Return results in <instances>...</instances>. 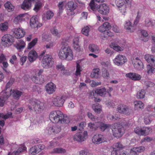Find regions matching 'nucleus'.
<instances>
[{"label": "nucleus", "instance_id": "obj_36", "mask_svg": "<svg viewBox=\"0 0 155 155\" xmlns=\"http://www.w3.org/2000/svg\"><path fill=\"white\" fill-rule=\"evenodd\" d=\"M4 6L8 12L13 11L14 8V6L12 5L10 2H7L5 3Z\"/></svg>", "mask_w": 155, "mask_h": 155}, {"label": "nucleus", "instance_id": "obj_52", "mask_svg": "<svg viewBox=\"0 0 155 155\" xmlns=\"http://www.w3.org/2000/svg\"><path fill=\"white\" fill-rule=\"evenodd\" d=\"M82 69L80 65L78 62H77L76 70L75 73V75L76 76H80L81 75V72Z\"/></svg>", "mask_w": 155, "mask_h": 155}, {"label": "nucleus", "instance_id": "obj_19", "mask_svg": "<svg viewBox=\"0 0 155 155\" xmlns=\"http://www.w3.org/2000/svg\"><path fill=\"white\" fill-rule=\"evenodd\" d=\"M56 89L55 85L52 82L48 84L45 86L46 91L49 94L53 93L55 91Z\"/></svg>", "mask_w": 155, "mask_h": 155}, {"label": "nucleus", "instance_id": "obj_23", "mask_svg": "<svg viewBox=\"0 0 155 155\" xmlns=\"http://www.w3.org/2000/svg\"><path fill=\"white\" fill-rule=\"evenodd\" d=\"M144 58L149 63V64H151L155 66V58H154L153 55L147 54L145 55Z\"/></svg>", "mask_w": 155, "mask_h": 155}, {"label": "nucleus", "instance_id": "obj_22", "mask_svg": "<svg viewBox=\"0 0 155 155\" xmlns=\"http://www.w3.org/2000/svg\"><path fill=\"white\" fill-rule=\"evenodd\" d=\"M111 28L110 24L108 22H105L99 27L98 30L99 31L102 32L109 30Z\"/></svg>", "mask_w": 155, "mask_h": 155}, {"label": "nucleus", "instance_id": "obj_51", "mask_svg": "<svg viewBox=\"0 0 155 155\" xmlns=\"http://www.w3.org/2000/svg\"><path fill=\"white\" fill-rule=\"evenodd\" d=\"M102 76L105 79H108L110 78V74L108 71L104 69L102 72Z\"/></svg>", "mask_w": 155, "mask_h": 155}, {"label": "nucleus", "instance_id": "obj_38", "mask_svg": "<svg viewBox=\"0 0 155 155\" xmlns=\"http://www.w3.org/2000/svg\"><path fill=\"white\" fill-rule=\"evenodd\" d=\"M124 146L120 142H118L115 144L114 145V150L113 152H116L117 151L122 150L124 148Z\"/></svg>", "mask_w": 155, "mask_h": 155}, {"label": "nucleus", "instance_id": "obj_14", "mask_svg": "<svg viewBox=\"0 0 155 155\" xmlns=\"http://www.w3.org/2000/svg\"><path fill=\"white\" fill-rule=\"evenodd\" d=\"M67 14L68 15H72L73 14V11L77 7V4L76 2H70L67 3Z\"/></svg>", "mask_w": 155, "mask_h": 155}, {"label": "nucleus", "instance_id": "obj_13", "mask_svg": "<svg viewBox=\"0 0 155 155\" xmlns=\"http://www.w3.org/2000/svg\"><path fill=\"white\" fill-rule=\"evenodd\" d=\"M97 10L101 14L106 15L109 13V7L106 4L104 3L97 7Z\"/></svg>", "mask_w": 155, "mask_h": 155}, {"label": "nucleus", "instance_id": "obj_30", "mask_svg": "<svg viewBox=\"0 0 155 155\" xmlns=\"http://www.w3.org/2000/svg\"><path fill=\"white\" fill-rule=\"evenodd\" d=\"M89 50L92 52L95 53H98L99 51V48L96 45L94 44H91L89 45Z\"/></svg>", "mask_w": 155, "mask_h": 155}, {"label": "nucleus", "instance_id": "obj_60", "mask_svg": "<svg viewBox=\"0 0 155 155\" xmlns=\"http://www.w3.org/2000/svg\"><path fill=\"white\" fill-rule=\"evenodd\" d=\"M86 123L84 122H82L79 124V125L78 126V129L81 131L83 130L84 127L85 126Z\"/></svg>", "mask_w": 155, "mask_h": 155}, {"label": "nucleus", "instance_id": "obj_29", "mask_svg": "<svg viewBox=\"0 0 155 155\" xmlns=\"http://www.w3.org/2000/svg\"><path fill=\"white\" fill-rule=\"evenodd\" d=\"M43 76H41V78H39L37 76H33L31 78L32 80L35 83L38 84H41L44 81Z\"/></svg>", "mask_w": 155, "mask_h": 155}, {"label": "nucleus", "instance_id": "obj_20", "mask_svg": "<svg viewBox=\"0 0 155 155\" xmlns=\"http://www.w3.org/2000/svg\"><path fill=\"white\" fill-rule=\"evenodd\" d=\"M126 76L134 81H137L140 80L141 77L138 74L135 73H130L126 74Z\"/></svg>", "mask_w": 155, "mask_h": 155}, {"label": "nucleus", "instance_id": "obj_47", "mask_svg": "<svg viewBox=\"0 0 155 155\" xmlns=\"http://www.w3.org/2000/svg\"><path fill=\"white\" fill-rule=\"evenodd\" d=\"M151 129L149 127H145L142 128V135H147L150 133Z\"/></svg>", "mask_w": 155, "mask_h": 155}, {"label": "nucleus", "instance_id": "obj_33", "mask_svg": "<svg viewBox=\"0 0 155 155\" xmlns=\"http://www.w3.org/2000/svg\"><path fill=\"white\" fill-rule=\"evenodd\" d=\"M33 2H34L35 3V7L33 10L35 11H37L40 8L41 6L42 3L41 0H34Z\"/></svg>", "mask_w": 155, "mask_h": 155}, {"label": "nucleus", "instance_id": "obj_48", "mask_svg": "<svg viewBox=\"0 0 155 155\" xmlns=\"http://www.w3.org/2000/svg\"><path fill=\"white\" fill-rule=\"evenodd\" d=\"M98 127H99L100 129L102 131H104L109 126L108 125L102 123V122H98Z\"/></svg>", "mask_w": 155, "mask_h": 155}, {"label": "nucleus", "instance_id": "obj_28", "mask_svg": "<svg viewBox=\"0 0 155 155\" xmlns=\"http://www.w3.org/2000/svg\"><path fill=\"white\" fill-rule=\"evenodd\" d=\"M8 90L10 92L5 91L6 90H5L4 91L2 92L1 93V96H0V97L6 101L9 97L11 94V92L12 90L9 89Z\"/></svg>", "mask_w": 155, "mask_h": 155}, {"label": "nucleus", "instance_id": "obj_4", "mask_svg": "<svg viewBox=\"0 0 155 155\" xmlns=\"http://www.w3.org/2000/svg\"><path fill=\"white\" fill-rule=\"evenodd\" d=\"M127 126L126 123H121L113 128L112 131L114 136L117 138L121 137L125 132V128Z\"/></svg>", "mask_w": 155, "mask_h": 155}, {"label": "nucleus", "instance_id": "obj_5", "mask_svg": "<svg viewBox=\"0 0 155 155\" xmlns=\"http://www.w3.org/2000/svg\"><path fill=\"white\" fill-rule=\"evenodd\" d=\"M2 44L5 47H8L12 45L14 40V38L9 34L5 35L2 38Z\"/></svg>", "mask_w": 155, "mask_h": 155}, {"label": "nucleus", "instance_id": "obj_41", "mask_svg": "<svg viewBox=\"0 0 155 155\" xmlns=\"http://www.w3.org/2000/svg\"><path fill=\"white\" fill-rule=\"evenodd\" d=\"M124 28L125 29L130 31H132V29L133 28V25L129 21L125 22L124 25Z\"/></svg>", "mask_w": 155, "mask_h": 155}, {"label": "nucleus", "instance_id": "obj_17", "mask_svg": "<svg viewBox=\"0 0 155 155\" xmlns=\"http://www.w3.org/2000/svg\"><path fill=\"white\" fill-rule=\"evenodd\" d=\"M14 36L17 38H20L24 37L25 32L20 28H15L13 29Z\"/></svg>", "mask_w": 155, "mask_h": 155}, {"label": "nucleus", "instance_id": "obj_49", "mask_svg": "<svg viewBox=\"0 0 155 155\" xmlns=\"http://www.w3.org/2000/svg\"><path fill=\"white\" fill-rule=\"evenodd\" d=\"M111 155H130L127 152L123 151H117L116 152H112Z\"/></svg>", "mask_w": 155, "mask_h": 155}, {"label": "nucleus", "instance_id": "obj_43", "mask_svg": "<svg viewBox=\"0 0 155 155\" xmlns=\"http://www.w3.org/2000/svg\"><path fill=\"white\" fill-rule=\"evenodd\" d=\"M145 91L144 89L140 90L137 92V97L139 99H143L145 97Z\"/></svg>", "mask_w": 155, "mask_h": 155}, {"label": "nucleus", "instance_id": "obj_25", "mask_svg": "<svg viewBox=\"0 0 155 155\" xmlns=\"http://www.w3.org/2000/svg\"><path fill=\"white\" fill-rule=\"evenodd\" d=\"M95 91L96 94L102 97L105 96L107 93L105 87L97 88L95 90Z\"/></svg>", "mask_w": 155, "mask_h": 155}, {"label": "nucleus", "instance_id": "obj_64", "mask_svg": "<svg viewBox=\"0 0 155 155\" xmlns=\"http://www.w3.org/2000/svg\"><path fill=\"white\" fill-rule=\"evenodd\" d=\"M88 152L85 150H82L79 151V155H88Z\"/></svg>", "mask_w": 155, "mask_h": 155}, {"label": "nucleus", "instance_id": "obj_44", "mask_svg": "<svg viewBox=\"0 0 155 155\" xmlns=\"http://www.w3.org/2000/svg\"><path fill=\"white\" fill-rule=\"evenodd\" d=\"M24 16V14H20L15 17L14 20V22L15 24H17L19 22H21L22 21L24 20L23 17Z\"/></svg>", "mask_w": 155, "mask_h": 155}, {"label": "nucleus", "instance_id": "obj_63", "mask_svg": "<svg viewBox=\"0 0 155 155\" xmlns=\"http://www.w3.org/2000/svg\"><path fill=\"white\" fill-rule=\"evenodd\" d=\"M111 48H113L114 49L117 51H122L123 50L124 48L123 47H121L118 45L114 46L113 47H111Z\"/></svg>", "mask_w": 155, "mask_h": 155}, {"label": "nucleus", "instance_id": "obj_8", "mask_svg": "<svg viewBox=\"0 0 155 155\" xmlns=\"http://www.w3.org/2000/svg\"><path fill=\"white\" fill-rule=\"evenodd\" d=\"M127 61L126 57L122 55L118 54L113 60V62L117 66H121Z\"/></svg>", "mask_w": 155, "mask_h": 155}, {"label": "nucleus", "instance_id": "obj_21", "mask_svg": "<svg viewBox=\"0 0 155 155\" xmlns=\"http://www.w3.org/2000/svg\"><path fill=\"white\" fill-rule=\"evenodd\" d=\"M37 57L36 52L34 50H32L28 53V59L30 62H32L36 60Z\"/></svg>", "mask_w": 155, "mask_h": 155}, {"label": "nucleus", "instance_id": "obj_34", "mask_svg": "<svg viewBox=\"0 0 155 155\" xmlns=\"http://www.w3.org/2000/svg\"><path fill=\"white\" fill-rule=\"evenodd\" d=\"M66 152V150L65 149L61 147H58L54 148L51 153H65Z\"/></svg>", "mask_w": 155, "mask_h": 155}, {"label": "nucleus", "instance_id": "obj_31", "mask_svg": "<svg viewBox=\"0 0 155 155\" xmlns=\"http://www.w3.org/2000/svg\"><path fill=\"white\" fill-rule=\"evenodd\" d=\"M154 66L151 64H149L147 66V72L148 74H152L155 73V68Z\"/></svg>", "mask_w": 155, "mask_h": 155}, {"label": "nucleus", "instance_id": "obj_24", "mask_svg": "<svg viewBox=\"0 0 155 155\" xmlns=\"http://www.w3.org/2000/svg\"><path fill=\"white\" fill-rule=\"evenodd\" d=\"M79 41V38L78 37H75L74 38L73 42V47L74 49L78 52H79L81 51L78 43Z\"/></svg>", "mask_w": 155, "mask_h": 155}, {"label": "nucleus", "instance_id": "obj_39", "mask_svg": "<svg viewBox=\"0 0 155 155\" xmlns=\"http://www.w3.org/2000/svg\"><path fill=\"white\" fill-rule=\"evenodd\" d=\"M98 122L94 123H90L88 124V127L91 130L94 131L96 130L98 128Z\"/></svg>", "mask_w": 155, "mask_h": 155}, {"label": "nucleus", "instance_id": "obj_37", "mask_svg": "<svg viewBox=\"0 0 155 155\" xmlns=\"http://www.w3.org/2000/svg\"><path fill=\"white\" fill-rule=\"evenodd\" d=\"M94 1L98 2H104V0H92L89 4V6L90 8L94 11L96 10Z\"/></svg>", "mask_w": 155, "mask_h": 155}, {"label": "nucleus", "instance_id": "obj_2", "mask_svg": "<svg viewBox=\"0 0 155 155\" xmlns=\"http://www.w3.org/2000/svg\"><path fill=\"white\" fill-rule=\"evenodd\" d=\"M61 45L62 47L59 53V57L62 60L67 59L68 60H71L73 59L72 51L68 46L67 41L63 40Z\"/></svg>", "mask_w": 155, "mask_h": 155}, {"label": "nucleus", "instance_id": "obj_6", "mask_svg": "<svg viewBox=\"0 0 155 155\" xmlns=\"http://www.w3.org/2000/svg\"><path fill=\"white\" fill-rule=\"evenodd\" d=\"M52 57L51 55L46 54L44 55L42 61V65L45 68H47L52 66Z\"/></svg>", "mask_w": 155, "mask_h": 155}, {"label": "nucleus", "instance_id": "obj_26", "mask_svg": "<svg viewBox=\"0 0 155 155\" xmlns=\"http://www.w3.org/2000/svg\"><path fill=\"white\" fill-rule=\"evenodd\" d=\"M132 63L135 69L136 70L141 71L143 69V65L141 61H139L138 62H136Z\"/></svg>", "mask_w": 155, "mask_h": 155}, {"label": "nucleus", "instance_id": "obj_61", "mask_svg": "<svg viewBox=\"0 0 155 155\" xmlns=\"http://www.w3.org/2000/svg\"><path fill=\"white\" fill-rule=\"evenodd\" d=\"M142 128H140L139 127L135 128L134 131L137 134L140 135H142Z\"/></svg>", "mask_w": 155, "mask_h": 155}, {"label": "nucleus", "instance_id": "obj_27", "mask_svg": "<svg viewBox=\"0 0 155 155\" xmlns=\"http://www.w3.org/2000/svg\"><path fill=\"white\" fill-rule=\"evenodd\" d=\"M53 12L50 10L47 11L43 16V19L45 21L51 19L53 16Z\"/></svg>", "mask_w": 155, "mask_h": 155}, {"label": "nucleus", "instance_id": "obj_45", "mask_svg": "<svg viewBox=\"0 0 155 155\" xmlns=\"http://www.w3.org/2000/svg\"><path fill=\"white\" fill-rule=\"evenodd\" d=\"M8 28V24L7 22H5L0 24V30L2 32L6 31Z\"/></svg>", "mask_w": 155, "mask_h": 155}, {"label": "nucleus", "instance_id": "obj_53", "mask_svg": "<svg viewBox=\"0 0 155 155\" xmlns=\"http://www.w3.org/2000/svg\"><path fill=\"white\" fill-rule=\"evenodd\" d=\"M38 39L37 38L34 39L31 42H30L28 45V49H31V48L34 46L37 42Z\"/></svg>", "mask_w": 155, "mask_h": 155}, {"label": "nucleus", "instance_id": "obj_1", "mask_svg": "<svg viewBox=\"0 0 155 155\" xmlns=\"http://www.w3.org/2000/svg\"><path fill=\"white\" fill-rule=\"evenodd\" d=\"M50 120L53 123L68 124L69 122L68 118L64 117L63 113L60 111L55 110L51 112L49 115Z\"/></svg>", "mask_w": 155, "mask_h": 155}, {"label": "nucleus", "instance_id": "obj_55", "mask_svg": "<svg viewBox=\"0 0 155 155\" xmlns=\"http://www.w3.org/2000/svg\"><path fill=\"white\" fill-rule=\"evenodd\" d=\"M145 25L147 27H152L154 26V25L152 21L148 19H146L145 20Z\"/></svg>", "mask_w": 155, "mask_h": 155}, {"label": "nucleus", "instance_id": "obj_62", "mask_svg": "<svg viewBox=\"0 0 155 155\" xmlns=\"http://www.w3.org/2000/svg\"><path fill=\"white\" fill-rule=\"evenodd\" d=\"M27 58V56H22L20 59V64L22 65H23L26 61Z\"/></svg>", "mask_w": 155, "mask_h": 155}, {"label": "nucleus", "instance_id": "obj_35", "mask_svg": "<svg viewBox=\"0 0 155 155\" xmlns=\"http://www.w3.org/2000/svg\"><path fill=\"white\" fill-rule=\"evenodd\" d=\"M51 31L54 35L58 37H60L61 31H59L56 27L55 26L51 29Z\"/></svg>", "mask_w": 155, "mask_h": 155}, {"label": "nucleus", "instance_id": "obj_15", "mask_svg": "<svg viewBox=\"0 0 155 155\" xmlns=\"http://www.w3.org/2000/svg\"><path fill=\"white\" fill-rule=\"evenodd\" d=\"M145 150V147L143 146H140L131 148L130 153L131 155H138L140 153L144 152Z\"/></svg>", "mask_w": 155, "mask_h": 155}, {"label": "nucleus", "instance_id": "obj_59", "mask_svg": "<svg viewBox=\"0 0 155 155\" xmlns=\"http://www.w3.org/2000/svg\"><path fill=\"white\" fill-rule=\"evenodd\" d=\"M152 120L150 117L145 116L144 118V122L145 124H148L151 123Z\"/></svg>", "mask_w": 155, "mask_h": 155}, {"label": "nucleus", "instance_id": "obj_54", "mask_svg": "<svg viewBox=\"0 0 155 155\" xmlns=\"http://www.w3.org/2000/svg\"><path fill=\"white\" fill-rule=\"evenodd\" d=\"M59 8V11L58 14L59 15H60L63 12V7L64 6L63 2H60L58 5Z\"/></svg>", "mask_w": 155, "mask_h": 155}, {"label": "nucleus", "instance_id": "obj_3", "mask_svg": "<svg viewBox=\"0 0 155 155\" xmlns=\"http://www.w3.org/2000/svg\"><path fill=\"white\" fill-rule=\"evenodd\" d=\"M28 107L30 110L33 109L36 111H41L44 108V104L35 99H31L29 101Z\"/></svg>", "mask_w": 155, "mask_h": 155}, {"label": "nucleus", "instance_id": "obj_42", "mask_svg": "<svg viewBox=\"0 0 155 155\" xmlns=\"http://www.w3.org/2000/svg\"><path fill=\"white\" fill-rule=\"evenodd\" d=\"M25 44L24 42L22 40H20L19 42L17 43L15 47L18 50H21L24 48L25 47Z\"/></svg>", "mask_w": 155, "mask_h": 155}, {"label": "nucleus", "instance_id": "obj_11", "mask_svg": "<svg viewBox=\"0 0 155 155\" xmlns=\"http://www.w3.org/2000/svg\"><path fill=\"white\" fill-rule=\"evenodd\" d=\"M65 97L64 96H57L53 98L52 102L56 106L60 107L63 105L65 101Z\"/></svg>", "mask_w": 155, "mask_h": 155}, {"label": "nucleus", "instance_id": "obj_12", "mask_svg": "<svg viewBox=\"0 0 155 155\" xmlns=\"http://www.w3.org/2000/svg\"><path fill=\"white\" fill-rule=\"evenodd\" d=\"M93 142L95 144H99L106 141V139L104 136L101 134H96L92 138Z\"/></svg>", "mask_w": 155, "mask_h": 155}, {"label": "nucleus", "instance_id": "obj_46", "mask_svg": "<svg viewBox=\"0 0 155 155\" xmlns=\"http://www.w3.org/2000/svg\"><path fill=\"white\" fill-rule=\"evenodd\" d=\"M12 93L13 96L15 99H18L22 94L21 91L17 90H14Z\"/></svg>", "mask_w": 155, "mask_h": 155}, {"label": "nucleus", "instance_id": "obj_40", "mask_svg": "<svg viewBox=\"0 0 155 155\" xmlns=\"http://www.w3.org/2000/svg\"><path fill=\"white\" fill-rule=\"evenodd\" d=\"M99 71L98 68L94 69L93 70L90 75V77L93 78H98L99 77Z\"/></svg>", "mask_w": 155, "mask_h": 155}, {"label": "nucleus", "instance_id": "obj_10", "mask_svg": "<svg viewBox=\"0 0 155 155\" xmlns=\"http://www.w3.org/2000/svg\"><path fill=\"white\" fill-rule=\"evenodd\" d=\"M87 137V131H84L83 133H77L74 137V140L79 142L84 141Z\"/></svg>", "mask_w": 155, "mask_h": 155}, {"label": "nucleus", "instance_id": "obj_18", "mask_svg": "<svg viewBox=\"0 0 155 155\" xmlns=\"http://www.w3.org/2000/svg\"><path fill=\"white\" fill-rule=\"evenodd\" d=\"M30 24L33 28L41 27L42 25L39 23L38 18L36 16H33L30 20Z\"/></svg>", "mask_w": 155, "mask_h": 155}, {"label": "nucleus", "instance_id": "obj_50", "mask_svg": "<svg viewBox=\"0 0 155 155\" xmlns=\"http://www.w3.org/2000/svg\"><path fill=\"white\" fill-rule=\"evenodd\" d=\"M39 149L36 146H34L31 147L29 150L30 153L33 155L36 154L39 152Z\"/></svg>", "mask_w": 155, "mask_h": 155}, {"label": "nucleus", "instance_id": "obj_7", "mask_svg": "<svg viewBox=\"0 0 155 155\" xmlns=\"http://www.w3.org/2000/svg\"><path fill=\"white\" fill-rule=\"evenodd\" d=\"M119 113L126 115H129L132 111V110L128 106L124 104L119 105L117 109Z\"/></svg>", "mask_w": 155, "mask_h": 155}, {"label": "nucleus", "instance_id": "obj_16", "mask_svg": "<svg viewBox=\"0 0 155 155\" xmlns=\"http://www.w3.org/2000/svg\"><path fill=\"white\" fill-rule=\"evenodd\" d=\"M34 0H24L21 5V8L25 11L30 10L31 7L32 2Z\"/></svg>", "mask_w": 155, "mask_h": 155}, {"label": "nucleus", "instance_id": "obj_9", "mask_svg": "<svg viewBox=\"0 0 155 155\" xmlns=\"http://www.w3.org/2000/svg\"><path fill=\"white\" fill-rule=\"evenodd\" d=\"M61 130V127L58 124H55L52 127H49L47 130L46 132L49 135L57 134L59 133Z\"/></svg>", "mask_w": 155, "mask_h": 155}, {"label": "nucleus", "instance_id": "obj_58", "mask_svg": "<svg viewBox=\"0 0 155 155\" xmlns=\"http://www.w3.org/2000/svg\"><path fill=\"white\" fill-rule=\"evenodd\" d=\"M89 30V28L88 26L84 27L82 30V32L83 34L86 36L88 35V32Z\"/></svg>", "mask_w": 155, "mask_h": 155}, {"label": "nucleus", "instance_id": "obj_32", "mask_svg": "<svg viewBox=\"0 0 155 155\" xmlns=\"http://www.w3.org/2000/svg\"><path fill=\"white\" fill-rule=\"evenodd\" d=\"M134 104L135 109L139 110L143 108L144 106L143 104L140 101H136L134 102Z\"/></svg>", "mask_w": 155, "mask_h": 155}, {"label": "nucleus", "instance_id": "obj_56", "mask_svg": "<svg viewBox=\"0 0 155 155\" xmlns=\"http://www.w3.org/2000/svg\"><path fill=\"white\" fill-rule=\"evenodd\" d=\"M119 8L120 12L123 14H124L126 12V5L124 4L120 6Z\"/></svg>", "mask_w": 155, "mask_h": 155}, {"label": "nucleus", "instance_id": "obj_57", "mask_svg": "<svg viewBox=\"0 0 155 155\" xmlns=\"http://www.w3.org/2000/svg\"><path fill=\"white\" fill-rule=\"evenodd\" d=\"M12 115V113H10L9 114H7L5 115L3 113H0V117L3 119L5 120L9 118Z\"/></svg>", "mask_w": 155, "mask_h": 155}]
</instances>
